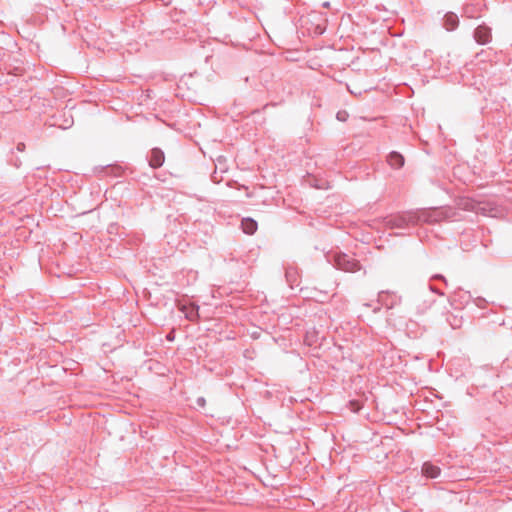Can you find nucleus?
<instances>
[{
	"mask_svg": "<svg viewBox=\"0 0 512 512\" xmlns=\"http://www.w3.org/2000/svg\"><path fill=\"white\" fill-rule=\"evenodd\" d=\"M474 36L479 44H486L491 37L490 30L487 27L480 26L476 29Z\"/></svg>",
	"mask_w": 512,
	"mask_h": 512,
	"instance_id": "nucleus-4",
	"label": "nucleus"
},
{
	"mask_svg": "<svg viewBox=\"0 0 512 512\" xmlns=\"http://www.w3.org/2000/svg\"><path fill=\"white\" fill-rule=\"evenodd\" d=\"M463 205L464 208L473 210L484 216L499 217L502 215L501 211L497 207L489 203L466 201Z\"/></svg>",
	"mask_w": 512,
	"mask_h": 512,
	"instance_id": "nucleus-1",
	"label": "nucleus"
},
{
	"mask_svg": "<svg viewBox=\"0 0 512 512\" xmlns=\"http://www.w3.org/2000/svg\"><path fill=\"white\" fill-rule=\"evenodd\" d=\"M388 163L393 168H400L404 165V157L397 152H392L388 157Z\"/></svg>",
	"mask_w": 512,
	"mask_h": 512,
	"instance_id": "nucleus-7",
	"label": "nucleus"
},
{
	"mask_svg": "<svg viewBox=\"0 0 512 512\" xmlns=\"http://www.w3.org/2000/svg\"><path fill=\"white\" fill-rule=\"evenodd\" d=\"M446 22L450 25L448 29H453L456 26V20L454 15H447L446 16Z\"/></svg>",
	"mask_w": 512,
	"mask_h": 512,
	"instance_id": "nucleus-8",
	"label": "nucleus"
},
{
	"mask_svg": "<svg viewBox=\"0 0 512 512\" xmlns=\"http://www.w3.org/2000/svg\"><path fill=\"white\" fill-rule=\"evenodd\" d=\"M440 472V468L430 462H425L422 466V473L428 478H437L440 475Z\"/></svg>",
	"mask_w": 512,
	"mask_h": 512,
	"instance_id": "nucleus-2",
	"label": "nucleus"
},
{
	"mask_svg": "<svg viewBox=\"0 0 512 512\" xmlns=\"http://www.w3.org/2000/svg\"><path fill=\"white\" fill-rule=\"evenodd\" d=\"M180 310L185 314V317L190 321H194L198 318V308L192 304L181 305Z\"/></svg>",
	"mask_w": 512,
	"mask_h": 512,
	"instance_id": "nucleus-5",
	"label": "nucleus"
},
{
	"mask_svg": "<svg viewBox=\"0 0 512 512\" xmlns=\"http://www.w3.org/2000/svg\"><path fill=\"white\" fill-rule=\"evenodd\" d=\"M168 340H173V336L168 335Z\"/></svg>",
	"mask_w": 512,
	"mask_h": 512,
	"instance_id": "nucleus-10",
	"label": "nucleus"
},
{
	"mask_svg": "<svg viewBox=\"0 0 512 512\" xmlns=\"http://www.w3.org/2000/svg\"><path fill=\"white\" fill-rule=\"evenodd\" d=\"M257 227H258L257 222L255 220H253L252 218H245L242 220L243 232L248 235L254 234L257 230Z\"/></svg>",
	"mask_w": 512,
	"mask_h": 512,
	"instance_id": "nucleus-6",
	"label": "nucleus"
},
{
	"mask_svg": "<svg viewBox=\"0 0 512 512\" xmlns=\"http://www.w3.org/2000/svg\"><path fill=\"white\" fill-rule=\"evenodd\" d=\"M164 153L160 149H153L150 156V165L153 168L160 167L164 163Z\"/></svg>",
	"mask_w": 512,
	"mask_h": 512,
	"instance_id": "nucleus-3",
	"label": "nucleus"
},
{
	"mask_svg": "<svg viewBox=\"0 0 512 512\" xmlns=\"http://www.w3.org/2000/svg\"><path fill=\"white\" fill-rule=\"evenodd\" d=\"M350 404H351V406H352V410H353L354 412L359 411V410H360V408H361V406H360V404H359L358 402L352 401Z\"/></svg>",
	"mask_w": 512,
	"mask_h": 512,
	"instance_id": "nucleus-9",
	"label": "nucleus"
}]
</instances>
